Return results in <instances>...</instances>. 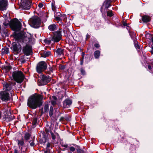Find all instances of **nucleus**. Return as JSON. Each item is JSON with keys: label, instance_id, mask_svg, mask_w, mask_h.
Listing matches in <instances>:
<instances>
[{"label": "nucleus", "instance_id": "1", "mask_svg": "<svg viewBox=\"0 0 153 153\" xmlns=\"http://www.w3.org/2000/svg\"><path fill=\"white\" fill-rule=\"evenodd\" d=\"M19 41L21 42L22 44L25 43L26 44L23 49V51L25 54L26 55H31L32 53L31 45L33 44L35 42L34 38L31 36L30 37L24 36L23 39H19Z\"/></svg>", "mask_w": 153, "mask_h": 153}, {"label": "nucleus", "instance_id": "2", "mask_svg": "<svg viewBox=\"0 0 153 153\" xmlns=\"http://www.w3.org/2000/svg\"><path fill=\"white\" fill-rule=\"evenodd\" d=\"M42 103L39 95H33L28 99L27 105L31 108L35 109L41 105Z\"/></svg>", "mask_w": 153, "mask_h": 153}, {"label": "nucleus", "instance_id": "3", "mask_svg": "<svg viewBox=\"0 0 153 153\" xmlns=\"http://www.w3.org/2000/svg\"><path fill=\"white\" fill-rule=\"evenodd\" d=\"M61 31H57L54 33L53 37L51 38L45 39L43 41L44 43L49 45L51 44V41L54 42H58L62 39Z\"/></svg>", "mask_w": 153, "mask_h": 153}, {"label": "nucleus", "instance_id": "4", "mask_svg": "<svg viewBox=\"0 0 153 153\" xmlns=\"http://www.w3.org/2000/svg\"><path fill=\"white\" fill-rule=\"evenodd\" d=\"M13 78L15 81L18 83H20L23 81L25 76L21 71H15L12 74Z\"/></svg>", "mask_w": 153, "mask_h": 153}, {"label": "nucleus", "instance_id": "5", "mask_svg": "<svg viewBox=\"0 0 153 153\" xmlns=\"http://www.w3.org/2000/svg\"><path fill=\"white\" fill-rule=\"evenodd\" d=\"M17 143L20 150L18 151L17 149H15L14 153H25L27 150V148L25 144L24 140L23 139L20 140H18Z\"/></svg>", "mask_w": 153, "mask_h": 153}, {"label": "nucleus", "instance_id": "6", "mask_svg": "<svg viewBox=\"0 0 153 153\" xmlns=\"http://www.w3.org/2000/svg\"><path fill=\"white\" fill-rule=\"evenodd\" d=\"M31 26L35 28H38L41 22V20L38 16L33 17L30 19Z\"/></svg>", "mask_w": 153, "mask_h": 153}, {"label": "nucleus", "instance_id": "7", "mask_svg": "<svg viewBox=\"0 0 153 153\" xmlns=\"http://www.w3.org/2000/svg\"><path fill=\"white\" fill-rule=\"evenodd\" d=\"M10 26L12 29L15 31L20 30L21 28L22 24L18 19H15L10 23Z\"/></svg>", "mask_w": 153, "mask_h": 153}, {"label": "nucleus", "instance_id": "8", "mask_svg": "<svg viewBox=\"0 0 153 153\" xmlns=\"http://www.w3.org/2000/svg\"><path fill=\"white\" fill-rule=\"evenodd\" d=\"M23 38V37H21L18 39V42H13V43L12 46L11 47V48L13 51L17 53H18L20 52L21 48V46L19 43H22V42H20L19 41V40Z\"/></svg>", "mask_w": 153, "mask_h": 153}, {"label": "nucleus", "instance_id": "9", "mask_svg": "<svg viewBox=\"0 0 153 153\" xmlns=\"http://www.w3.org/2000/svg\"><path fill=\"white\" fill-rule=\"evenodd\" d=\"M47 65L46 62L44 61H41L37 64L36 70L37 72L41 73L42 72L47 69Z\"/></svg>", "mask_w": 153, "mask_h": 153}, {"label": "nucleus", "instance_id": "10", "mask_svg": "<svg viewBox=\"0 0 153 153\" xmlns=\"http://www.w3.org/2000/svg\"><path fill=\"white\" fill-rule=\"evenodd\" d=\"M32 5L31 0H21L20 7L26 10L29 9Z\"/></svg>", "mask_w": 153, "mask_h": 153}, {"label": "nucleus", "instance_id": "11", "mask_svg": "<svg viewBox=\"0 0 153 153\" xmlns=\"http://www.w3.org/2000/svg\"><path fill=\"white\" fill-rule=\"evenodd\" d=\"M51 79V77L48 76L43 75L41 78L39 79L38 84L39 85H43L46 84Z\"/></svg>", "mask_w": 153, "mask_h": 153}, {"label": "nucleus", "instance_id": "12", "mask_svg": "<svg viewBox=\"0 0 153 153\" xmlns=\"http://www.w3.org/2000/svg\"><path fill=\"white\" fill-rule=\"evenodd\" d=\"M53 128L51 124L50 126L48 127V125L47 126H46V129L47 131L50 132L52 139L54 140L56 139V137H59V135L58 133L56 132H54V133H53L51 131V130L53 129Z\"/></svg>", "mask_w": 153, "mask_h": 153}, {"label": "nucleus", "instance_id": "13", "mask_svg": "<svg viewBox=\"0 0 153 153\" xmlns=\"http://www.w3.org/2000/svg\"><path fill=\"white\" fill-rule=\"evenodd\" d=\"M0 97L3 101H7L10 99L9 94L5 91L1 92L0 93Z\"/></svg>", "mask_w": 153, "mask_h": 153}, {"label": "nucleus", "instance_id": "14", "mask_svg": "<svg viewBox=\"0 0 153 153\" xmlns=\"http://www.w3.org/2000/svg\"><path fill=\"white\" fill-rule=\"evenodd\" d=\"M8 4L7 0H0V10H6Z\"/></svg>", "mask_w": 153, "mask_h": 153}, {"label": "nucleus", "instance_id": "15", "mask_svg": "<svg viewBox=\"0 0 153 153\" xmlns=\"http://www.w3.org/2000/svg\"><path fill=\"white\" fill-rule=\"evenodd\" d=\"M72 101L68 99H66L64 101L63 103V106L64 108H68L71 105Z\"/></svg>", "mask_w": 153, "mask_h": 153}, {"label": "nucleus", "instance_id": "16", "mask_svg": "<svg viewBox=\"0 0 153 153\" xmlns=\"http://www.w3.org/2000/svg\"><path fill=\"white\" fill-rule=\"evenodd\" d=\"M3 87L5 90L9 91L12 89V85L10 83H6L3 85Z\"/></svg>", "mask_w": 153, "mask_h": 153}, {"label": "nucleus", "instance_id": "17", "mask_svg": "<svg viewBox=\"0 0 153 153\" xmlns=\"http://www.w3.org/2000/svg\"><path fill=\"white\" fill-rule=\"evenodd\" d=\"M64 49L61 48H58L55 52V54L56 55L60 56L61 55H63Z\"/></svg>", "mask_w": 153, "mask_h": 153}, {"label": "nucleus", "instance_id": "18", "mask_svg": "<svg viewBox=\"0 0 153 153\" xmlns=\"http://www.w3.org/2000/svg\"><path fill=\"white\" fill-rule=\"evenodd\" d=\"M150 19V17L147 16H144L142 18V20L144 22H149Z\"/></svg>", "mask_w": 153, "mask_h": 153}, {"label": "nucleus", "instance_id": "19", "mask_svg": "<svg viewBox=\"0 0 153 153\" xmlns=\"http://www.w3.org/2000/svg\"><path fill=\"white\" fill-rule=\"evenodd\" d=\"M55 70V67L54 66L50 67L48 69L47 73L49 74H51L53 73Z\"/></svg>", "mask_w": 153, "mask_h": 153}, {"label": "nucleus", "instance_id": "20", "mask_svg": "<svg viewBox=\"0 0 153 153\" xmlns=\"http://www.w3.org/2000/svg\"><path fill=\"white\" fill-rule=\"evenodd\" d=\"M51 53L50 51H44L42 54V56L43 57H48L51 55Z\"/></svg>", "mask_w": 153, "mask_h": 153}, {"label": "nucleus", "instance_id": "21", "mask_svg": "<svg viewBox=\"0 0 153 153\" xmlns=\"http://www.w3.org/2000/svg\"><path fill=\"white\" fill-rule=\"evenodd\" d=\"M57 15L60 17V19H61V21L62 20L65 19L66 18V16L65 14L63 13H57Z\"/></svg>", "mask_w": 153, "mask_h": 153}, {"label": "nucleus", "instance_id": "22", "mask_svg": "<svg viewBox=\"0 0 153 153\" xmlns=\"http://www.w3.org/2000/svg\"><path fill=\"white\" fill-rule=\"evenodd\" d=\"M1 52L3 54H7L9 52V48L6 47H5L2 49Z\"/></svg>", "mask_w": 153, "mask_h": 153}, {"label": "nucleus", "instance_id": "23", "mask_svg": "<svg viewBox=\"0 0 153 153\" xmlns=\"http://www.w3.org/2000/svg\"><path fill=\"white\" fill-rule=\"evenodd\" d=\"M48 28L50 30L53 31L56 30V26L55 24H51L48 26Z\"/></svg>", "mask_w": 153, "mask_h": 153}, {"label": "nucleus", "instance_id": "24", "mask_svg": "<svg viewBox=\"0 0 153 153\" xmlns=\"http://www.w3.org/2000/svg\"><path fill=\"white\" fill-rule=\"evenodd\" d=\"M52 98L53 100L51 101V103L53 105H55L56 104V100L57 99L56 97L54 96H53L52 97Z\"/></svg>", "mask_w": 153, "mask_h": 153}, {"label": "nucleus", "instance_id": "25", "mask_svg": "<svg viewBox=\"0 0 153 153\" xmlns=\"http://www.w3.org/2000/svg\"><path fill=\"white\" fill-rule=\"evenodd\" d=\"M111 0H107L105 1V8H108L111 6Z\"/></svg>", "mask_w": 153, "mask_h": 153}, {"label": "nucleus", "instance_id": "26", "mask_svg": "<svg viewBox=\"0 0 153 153\" xmlns=\"http://www.w3.org/2000/svg\"><path fill=\"white\" fill-rule=\"evenodd\" d=\"M129 34L131 38L134 41L135 40V38L136 36V33L135 32H130L129 31Z\"/></svg>", "mask_w": 153, "mask_h": 153}, {"label": "nucleus", "instance_id": "27", "mask_svg": "<svg viewBox=\"0 0 153 153\" xmlns=\"http://www.w3.org/2000/svg\"><path fill=\"white\" fill-rule=\"evenodd\" d=\"M2 33L3 35L5 36H8L9 35V33L7 30L5 28L3 29Z\"/></svg>", "mask_w": 153, "mask_h": 153}, {"label": "nucleus", "instance_id": "28", "mask_svg": "<svg viewBox=\"0 0 153 153\" xmlns=\"http://www.w3.org/2000/svg\"><path fill=\"white\" fill-rule=\"evenodd\" d=\"M94 57L96 59H98L99 58L100 55V52L99 51H96L94 53Z\"/></svg>", "mask_w": 153, "mask_h": 153}, {"label": "nucleus", "instance_id": "29", "mask_svg": "<svg viewBox=\"0 0 153 153\" xmlns=\"http://www.w3.org/2000/svg\"><path fill=\"white\" fill-rule=\"evenodd\" d=\"M134 46L137 49H140V47L137 41L136 40H134Z\"/></svg>", "mask_w": 153, "mask_h": 153}, {"label": "nucleus", "instance_id": "30", "mask_svg": "<svg viewBox=\"0 0 153 153\" xmlns=\"http://www.w3.org/2000/svg\"><path fill=\"white\" fill-rule=\"evenodd\" d=\"M30 134L28 133H26L25 135V139L26 140V141H28L30 139Z\"/></svg>", "mask_w": 153, "mask_h": 153}, {"label": "nucleus", "instance_id": "31", "mask_svg": "<svg viewBox=\"0 0 153 153\" xmlns=\"http://www.w3.org/2000/svg\"><path fill=\"white\" fill-rule=\"evenodd\" d=\"M53 109L52 106H51L50 108L49 115L50 117H51L53 114Z\"/></svg>", "mask_w": 153, "mask_h": 153}, {"label": "nucleus", "instance_id": "32", "mask_svg": "<svg viewBox=\"0 0 153 153\" xmlns=\"http://www.w3.org/2000/svg\"><path fill=\"white\" fill-rule=\"evenodd\" d=\"M107 16L109 17H111L113 16V14L111 10H109L107 12Z\"/></svg>", "mask_w": 153, "mask_h": 153}, {"label": "nucleus", "instance_id": "33", "mask_svg": "<svg viewBox=\"0 0 153 153\" xmlns=\"http://www.w3.org/2000/svg\"><path fill=\"white\" fill-rule=\"evenodd\" d=\"M44 112H48L49 111V105L48 104H46L44 106Z\"/></svg>", "mask_w": 153, "mask_h": 153}, {"label": "nucleus", "instance_id": "34", "mask_svg": "<svg viewBox=\"0 0 153 153\" xmlns=\"http://www.w3.org/2000/svg\"><path fill=\"white\" fill-rule=\"evenodd\" d=\"M37 120L36 118H35L33 119L32 124L33 126H35L37 123Z\"/></svg>", "mask_w": 153, "mask_h": 153}, {"label": "nucleus", "instance_id": "35", "mask_svg": "<svg viewBox=\"0 0 153 153\" xmlns=\"http://www.w3.org/2000/svg\"><path fill=\"white\" fill-rule=\"evenodd\" d=\"M55 17L56 21H61V19L60 18V17L57 15V13L56 14V16H55Z\"/></svg>", "mask_w": 153, "mask_h": 153}, {"label": "nucleus", "instance_id": "36", "mask_svg": "<svg viewBox=\"0 0 153 153\" xmlns=\"http://www.w3.org/2000/svg\"><path fill=\"white\" fill-rule=\"evenodd\" d=\"M29 143H30V146H33L34 145V143L33 140H30L29 141Z\"/></svg>", "mask_w": 153, "mask_h": 153}, {"label": "nucleus", "instance_id": "37", "mask_svg": "<svg viewBox=\"0 0 153 153\" xmlns=\"http://www.w3.org/2000/svg\"><path fill=\"white\" fill-rule=\"evenodd\" d=\"M80 70L82 74L85 75V71L84 69L82 68H81Z\"/></svg>", "mask_w": 153, "mask_h": 153}, {"label": "nucleus", "instance_id": "38", "mask_svg": "<svg viewBox=\"0 0 153 153\" xmlns=\"http://www.w3.org/2000/svg\"><path fill=\"white\" fill-rule=\"evenodd\" d=\"M69 149L72 152H74L75 150V148L73 146L70 147L69 148Z\"/></svg>", "mask_w": 153, "mask_h": 153}, {"label": "nucleus", "instance_id": "39", "mask_svg": "<svg viewBox=\"0 0 153 153\" xmlns=\"http://www.w3.org/2000/svg\"><path fill=\"white\" fill-rule=\"evenodd\" d=\"M10 23V22L9 21H8L6 23V22H4L3 23V25L5 26H7L9 25Z\"/></svg>", "mask_w": 153, "mask_h": 153}, {"label": "nucleus", "instance_id": "40", "mask_svg": "<svg viewBox=\"0 0 153 153\" xmlns=\"http://www.w3.org/2000/svg\"><path fill=\"white\" fill-rule=\"evenodd\" d=\"M62 147H64L65 148H68V145L67 144H62Z\"/></svg>", "mask_w": 153, "mask_h": 153}, {"label": "nucleus", "instance_id": "41", "mask_svg": "<svg viewBox=\"0 0 153 153\" xmlns=\"http://www.w3.org/2000/svg\"><path fill=\"white\" fill-rule=\"evenodd\" d=\"M38 6L40 8H42L43 7V4L42 3H40L39 4H38Z\"/></svg>", "mask_w": 153, "mask_h": 153}, {"label": "nucleus", "instance_id": "42", "mask_svg": "<svg viewBox=\"0 0 153 153\" xmlns=\"http://www.w3.org/2000/svg\"><path fill=\"white\" fill-rule=\"evenodd\" d=\"M94 46L97 48H98L100 47V45L96 43L94 45Z\"/></svg>", "mask_w": 153, "mask_h": 153}, {"label": "nucleus", "instance_id": "43", "mask_svg": "<svg viewBox=\"0 0 153 153\" xmlns=\"http://www.w3.org/2000/svg\"><path fill=\"white\" fill-rule=\"evenodd\" d=\"M83 59H81V61H80V65H82L83 64Z\"/></svg>", "mask_w": 153, "mask_h": 153}, {"label": "nucleus", "instance_id": "44", "mask_svg": "<svg viewBox=\"0 0 153 153\" xmlns=\"http://www.w3.org/2000/svg\"><path fill=\"white\" fill-rule=\"evenodd\" d=\"M90 36L88 33L86 36V40H87L88 38H90Z\"/></svg>", "mask_w": 153, "mask_h": 153}, {"label": "nucleus", "instance_id": "45", "mask_svg": "<svg viewBox=\"0 0 153 153\" xmlns=\"http://www.w3.org/2000/svg\"><path fill=\"white\" fill-rule=\"evenodd\" d=\"M52 8L53 10H54V9L55 8V7L54 6V4L53 3H52Z\"/></svg>", "mask_w": 153, "mask_h": 153}, {"label": "nucleus", "instance_id": "46", "mask_svg": "<svg viewBox=\"0 0 153 153\" xmlns=\"http://www.w3.org/2000/svg\"><path fill=\"white\" fill-rule=\"evenodd\" d=\"M85 54L84 53L82 52V59H84V56Z\"/></svg>", "mask_w": 153, "mask_h": 153}, {"label": "nucleus", "instance_id": "47", "mask_svg": "<svg viewBox=\"0 0 153 153\" xmlns=\"http://www.w3.org/2000/svg\"><path fill=\"white\" fill-rule=\"evenodd\" d=\"M152 50L150 51L152 54H153V46L152 47Z\"/></svg>", "mask_w": 153, "mask_h": 153}, {"label": "nucleus", "instance_id": "48", "mask_svg": "<svg viewBox=\"0 0 153 153\" xmlns=\"http://www.w3.org/2000/svg\"><path fill=\"white\" fill-rule=\"evenodd\" d=\"M123 25L124 26H127V24L126 22H123Z\"/></svg>", "mask_w": 153, "mask_h": 153}, {"label": "nucleus", "instance_id": "49", "mask_svg": "<svg viewBox=\"0 0 153 153\" xmlns=\"http://www.w3.org/2000/svg\"><path fill=\"white\" fill-rule=\"evenodd\" d=\"M64 118L63 117H62L60 118V121H62V120H64Z\"/></svg>", "mask_w": 153, "mask_h": 153}, {"label": "nucleus", "instance_id": "50", "mask_svg": "<svg viewBox=\"0 0 153 153\" xmlns=\"http://www.w3.org/2000/svg\"><path fill=\"white\" fill-rule=\"evenodd\" d=\"M148 68L150 70L152 69L151 66L149 65L148 66Z\"/></svg>", "mask_w": 153, "mask_h": 153}, {"label": "nucleus", "instance_id": "51", "mask_svg": "<svg viewBox=\"0 0 153 153\" xmlns=\"http://www.w3.org/2000/svg\"><path fill=\"white\" fill-rule=\"evenodd\" d=\"M50 146V144L49 143H48L47 145V147L48 148Z\"/></svg>", "mask_w": 153, "mask_h": 153}, {"label": "nucleus", "instance_id": "52", "mask_svg": "<svg viewBox=\"0 0 153 153\" xmlns=\"http://www.w3.org/2000/svg\"><path fill=\"white\" fill-rule=\"evenodd\" d=\"M148 35L151 38V39H152V41L153 42V39H152V37H151V35L150 34H149Z\"/></svg>", "mask_w": 153, "mask_h": 153}, {"label": "nucleus", "instance_id": "53", "mask_svg": "<svg viewBox=\"0 0 153 153\" xmlns=\"http://www.w3.org/2000/svg\"><path fill=\"white\" fill-rule=\"evenodd\" d=\"M25 62V60H22V61H21V63H22L23 64V63H24Z\"/></svg>", "mask_w": 153, "mask_h": 153}, {"label": "nucleus", "instance_id": "54", "mask_svg": "<svg viewBox=\"0 0 153 153\" xmlns=\"http://www.w3.org/2000/svg\"><path fill=\"white\" fill-rule=\"evenodd\" d=\"M41 111H42V113H43V108H42L41 109Z\"/></svg>", "mask_w": 153, "mask_h": 153}, {"label": "nucleus", "instance_id": "55", "mask_svg": "<svg viewBox=\"0 0 153 153\" xmlns=\"http://www.w3.org/2000/svg\"><path fill=\"white\" fill-rule=\"evenodd\" d=\"M101 12L102 13V14H103V12L102 10V7H101Z\"/></svg>", "mask_w": 153, "mask_h": 153}, {"label": "nucleus", "instance_id": "56", "mask_svg": "<svg viewBox=\"0 0 153 153\" xmlns=\"http://www.w3.org/2000/svg\"><path fill=\"white\" fill-rule=\"evenodd\" d=\"M58 113V112H59V111H58L57 109H56V110H55Z\"/></svg>", "mask_w": 153, "mask_h": 153}, {"label": "nucleus", "instance_id": "57", "mask_svg": "<svg viewBox=\"0 0 153 153\" xmlns=\"http://www.w3.org/2000/svg\"><path fill=\"white\" fill-rule=\"evenodd\" d=\"M1 25H0V30H1Z\"/></svg>", "mask_w": 153, "mask_h": 153}, {"label": "nucleus", "instance_id": "58", "mask_svg": "<svg viewBox=\"0 0 153 153\" xmlns=\"http://www.w3.org/2000/svg\"><path fill=\"white\" fill-rule=\"evenodd\" d=\"M47 152H45V153H47Z\"/></svg>", "mask_w": 153, "mask_h": 153}]
</instances>
